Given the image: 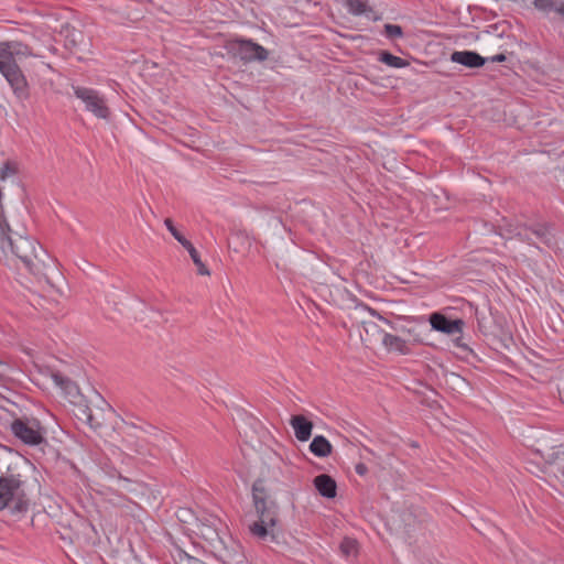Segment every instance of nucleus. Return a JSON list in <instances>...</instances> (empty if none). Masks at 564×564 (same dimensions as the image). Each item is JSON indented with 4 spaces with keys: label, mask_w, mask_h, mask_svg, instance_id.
Segmentation results:
<instances>
[{
    "label": "nucleus",
    "mask_w": 564,
    "mask_h": 564,
    "mask_svg": "<svg viewBox=\"0 0 564 564\" xmlns=\"http://www.w3.org/2000/svg\"><path fill=\"white\" fill-rule=\"evenodd\" d=\"M12 434L30 446H36L45 442V429L35 417H18L11 422Z\"/></svg>",
    "instance_id": "obj_4"
},
{
    "label": "nucleus",
    "mask_w": 564,
    "mask_h": 564,
    "mask_svg": "<svg viewBox=\"0 0 564 564\" xmlns=\"http://www.w3.org/2000/svg\"><path fill=\"white\" fill-rule=\"evenodd\" d=\"M384 34L389 37V39H395V37H400L403 35V30L400 25L398 24H386L384 25Z\"/></svg>",
    "instance_id": "obj_25"
},
{
    "label": "nucleus",
    "mask_w": 564,
    "mask_h": 564,
    "mask_svg": "<svg viewBox=\"0 0 564 564\" xmlns=\"http://www.w3.org/2000/svg\"><path fill=\"white\" fill-rule=\"evenodd\" d=\"M69 43H70L72 46H75L76 45V40L72 39V40H69Z\"/></svg>",
    "instance_id": "obj_36"
},
{
    "label": "nucleus",
    "mask_w": 564,
    "mask_h": 564,
    "mask_svg": "<svg viewBox=\"0 0 564 564\" xmlns=\"http://www.w3.org/2000/svg\"><path fill=\"white\" fill-rule=\"evenodd\" d=\"M557 391H558L561 401L564 403V375L561 376V378L558 379Z\"/></svg>",
    "instance_id": "obj_29"
},
{
    "label": "nucleus",
    "mask_w": 564,
    "mask_h": 564,
    "mask_svg": "<svg viewBox=\"0 0 564 564\" xmlns=\"http://www.w3.org/2000/svg\"><path fill=\"white\" fill-rule=\"evenodd\" d=\"M0 250L4 256L14 254L25 269L36 278H46L54 260L47 251L33 238L11 235V229L3 214L0 213Z\"/></svg>",
    "instance_id": "obj_1"
},
{
    "label": "nucleus",
    "mask_w": 564,
    "mask_h": 564,
    "mask_svg": "<svg viewBox=\"0 0 564 564\" xmlns=\"http://www.w3.org/2000/svg\"><path fill=\"white\" fill-rule=\"evenodd\" d=\"M339 550L346 558L356 557L358 554V542L352 538H344Z\"/></svg>",
    "instance_id": "obj_23"
},
{
    "label": "nucleus",
    "mask_w": 564,
    "mask_h": 564,
    "mask_svg": "<svg viewBox=\"0 0 564 564\" xmlns=\"http://www.w3.org/2000/svg\"><path fill=\"white\" fill-rule=\"evenodd\" d=\"M252 500L259 520L250 524V533L260 541L278 542V505L271 499L262 479L252 485Z\"/></svg>",
    "instance_id": "obj_3"
},
{
    "label": "nucleus",
    "mask_w": 564,
    "mask_h": 564,
    "mask_svg": "<svg viewBox=\"0 0 564 564\" xmlns=\"http://www.w3.org/2000/svg\"><path fill=\"white\" fill-rule=\"evenodd\" d=\"M411 517H412V513H411V512H404V513H403V519H404V520H408V519H410Z\"/></svg>",
    "instance_id": "obj_35"
},
{
    "label": "nucleus",
    "mask_w": 564,
    "mask_h": 564,
    "mask_svg": "<svg viewBox=\"0 0 564 564\" xmlns=\"http://www.w3.org/2000/svg\"><path fill=\"white\" fill-rule=\"evenodd\" d=\"M290 424L294 430L295 437L300 442H306L311 438L314 425L304 415H293L290 420Z\"/></svg>",
    "instance_id": "obj_14"
},
{
    "label": "nucleus",
    "mask_w": 564,
    "mask_h": 564,
    "mask_svg": "<svg viewBox=\"0 0 564 564\" xmlns=\"http://www.w3.org/2000/svg\"><path fill=\"white\" fill-rule=\"evenodd\" d=\"M364 312H367L370 315V318L361 321L362 332H360L361 340L365 343L367 347L372 346L377 343H381L383 337L387 335V332L383 328V325H387L394 329L391 322L387 318L382 317L375 310L364 306L361 308Z\"/></svg>",
    "instance_id": "obj_5"
},
{
    "label": "nucleus",
    "mask_w": 564,
    "mask_h": 564,
    "mask_svg": "<svg viewBox=\"0 0 564 564\" xmlns=\"http://www.w3.org/2000/svg\"><path fill=\"white\" fill-rule=\"evenodd\" d=\"M52 379L55 382L56 386L61 387L62 389H67L72 384V380L61 372H53Z\"/></svg>",
    "instance_id": "obj_26"
},
{
    "label": "nucleus",
    "mask_w": 564,
    "mask_h": 564,
    "mask_svg": "<svg viewBox=\"0 0 564 564\" xmlns=\"http://www.w3.org/2000/svg\"><path fill=\"white\" fill-rule=\"evenodd\" d=\"M528 235L531 237V240L528 242L531 243H541L550 249L557 248V241L555 238V230L550 224L536 223L531 226H527Z\"/></svg>",
    "instance_id": "obj_8"
},
{
    "label": "nucleus",
    "mask_w": 564,
    "mask_h": 564,
    "mask_svg": "<svg viewBox=\"0 0 564 564\" xmlns=\"http://www.w3.org/2000/svg\"><path fill=\"white\" fill-rule=\"evenodd\" d=\"M381 63L390 66V67H394V68H403V67H406L409 65V62L401 58V57H398V56H394L393 54H391L390 52L388 51H381L379 53V58H378Z\"/></svg>",
    "instance_id": "obj_21"
},
{
    "label": "nucleus",
    "mask_w": 564,
    "mask_h": 564,
    "mask_svg": "<svg viewBox=\"0 0 564 564\" xmlns=\"http://www.w3.org/2000/svg\"><path fill=\"white\" fill-rule=\"evenodd\" d=\"M119 480L123 482V486H122V487H123L124 489L130 490V489L128 488V485H130V482H131V481H130L128 478L120 477V478H119Z\"/></svg>",
    "instance_id": "obj_32"
},
{
    "label": "nucleus",
    "mask_w": 564,
    "mask_h": 564,
    "mask_svg": "<svg viewBox=\"0 0 564 564\" xmlns=\"http://www.w3.org/2000/svg\"><path fill=\"white\" fill-rule=\"evenodd\" d=\"M33 485L30 477L9 466L0 476V511L8 509L14 517H23L30 509Z\"/></svg>",
    "instance_id": "obj_2"
},
{
    "label": "nucleus",
    "mask_w": 564,
    "mask_h": 564,
    "mask_svg": "<svg viewBox=\"0 0 564 564\" xmlns=\"http://www.w3.org/2000/svg\"><path fill=\"white\" fill-rule=\"evenodd\" d=\"M310 451L317 457H327L332 454L333 446L323 435H316L311 444Z\"/></svg>",
    "instance_id": "obj_17"
},
{
    "label": "nucleus",
    "mask_w": 564,
    "mask_h": 564,
    "mask_svg": "<svg viewBox=\"0 0 564 564\" xmlns=\"http://www.w3.org/2000/svg\"><path fill=\"white\" fill-rule=\"evenodd\" d=\"M7 44H8V47L11 50L12 52V55H13V58L17 59V57H28V56H33V51L32 48L20 42V41H6Z\"/></svg>",
    "instance_id": "obj_22"
},
{
    "label": "nucleus",
    "mask_w": 564,
    "mask_h": 564,
    "mask_svg": "<svg viewBox=\"0 0 564 564\" xmlns=\"http://www.w3.org/2000/svg\"><path fill=\"white\" fill-rule=\"evenodd\" d=\"M451 61L469 68H478L486 63V58L474 51H455L451 55Z\"/></svg>",
    "instance_id": "obj_13"
},
{
    "label": "nucleus",
    "mask_w": 564,
    "mask_h": 564,
    "mask_svg": "<svg viewBox=\"0 0 564 564\" xmlns=\"http://www.w3.org/2000/svg\"><path fill=\"white\" fill-rule=\"evenodd\" d=\"M78 419L84 421L93 430H97L101 426V422L94 416L91 409L88 406L79 409Z\"/></svg>",
    "instance_id": "obj_24"
},
{
    "label": "nucleus",
    "mask_w": 564,
    "mask_h": 564,
    "mask_svg": "<svg viewBox=\"0 0 564 564\" xmlns=\"http://www.w3.org/2000/svg\"><path fill=\"white\" fill-rule=\"evenodd\" d=\"M17 66H19L17 59L13 58L7 42H0V73L4 74Z\"/></svg>",
    "instance_id": "obj_19"
},
{
    "label": "nucleus",
    "mask_w": 564,
    "mask_h": 564,
    "mask_svg": "<svg viewBox=\"0 0 564 564\" xmlns=\"http://www.w3.org/2000/svg\"><path fill=\"white\" fill-rule=\"evenodd\" d=\"M141 430L137 426H130L129 431L126 433L122 438L123 447L133 454H143L144 451V442L140 440L139 434Z\"/></svg>",
    "instance_id": "obj_16"
},
{
    "label": "nucleus",
    "mask_w": 564,
    "mask_h": 564,
    "mask_svg": "<svg viewBox=\"0 0 564 564\" xmlns=\"http://www.w3.org/2000/svg\"><path fill=\"white\" fill-rule=\"evenodd\" d=\"M355 470L358 475L360 476H365L367 473H368V467L366 466V464L364 463H358L356 466H355Z\"/></svg>",
    "instance_id": "obj_30"
},
{
    "label": "nucleus",
    "mask_w": 564,
    "mask_h": 564,
    "mask_svg": "<svg viewBox=\"0 0 564 564\" xmlns=\"http://www.w3.org/2000/svg\"><path fill=\"white\" fill-rule=\"evenodd\" d=\"M506 58H507V57H506V55H505V54H497V55L492 56V57L490 58V61H491V62H494V63H501V62H505V61H506Z\"/></svg>",
    "instance_id": "obj_31"
},
{
    "label": "nucleus",
    "mask_w": 564,
    "mask_h": 564,
    "mask_svg": "<svg viewBox=\"0 0 564 564\" xmlns=\"http://www.w3.org/2000/svg\"><path fill=\"white\" fill-rule=\"evenodd\" d=\"M429 321L434 330L447 335L460 334L465 325L463 319H449L442 313L431 314Z\"/></svg>",
    "instance_id": "obj_11"
},
{
    "label": "nucleus",
    "mask_w": 564,
    "mask_h": 564,
    "mask_svg": "<svg viewBox=\"0 0 564 564\" xmlns=\"http://www.w3.org/2000/svg\"><path fill=\"white\" fill-rule=\"evenodd\" d=\"M455 343H456V345H457L458 347H460V348H463V349H465V350H468V347H467L465 344H463V343H462V338H457V339L455 340Z\"/></svg>",
    "instance_id": "obj_33"
},
{
    "label": "nucleus",
    "mask_w": 564,
    "mask_h": 564,
    "mask_svg": "<svg viewBox=\"0 0 564 564\" xmlns=\"http://www.w3.org/2000/svg\"><path fill=\"white\" fill-rule=\"evenodd\" d=\"M533 7L543 14H558L564 0H533Z\"/></svg>",
    "instance_id": "obj_20"
},
{
    "label": "nucleus",
    "mask_w": 564,
    "mask_h": 564,
    "mask_svg": "<svg viewBox=\"0 0 564 564\" xmlns=\"http://www.w3.org/2000/svg\"><path fill=\"white\" fill-rule=\"evenodd\" d=\"M2 76L7 79L13 95L19 101L23 102L29 100L30 86L20 66L6 72Z\"/></svg>",
    "instance_id": "obj_9"
},
{
    "label": "nucleus",
    "mask_w": 564,
    "mask_h": 564,
    "mask_svg": "<svg viewBox=\"0 0 564 564\" xmlns=\"http://www.w3.org/2000/svg\"><path fill=\"white\" fill-rule=\"evenodd\" d=\"M75 96L80 99L86 110L94 113L99 119H109L110 109L107 101L97 90L87 87H74Z\"/></svg>",
    "instance_id": "obj_7"
},
{
    "label": "nucleus",
    "mask_w": 564,
    "mask_h": 564,
    "mask_svg": "<svg viewBox=\"0 0 564 564\" xmlns=\"http://www.w3.org/2000/svg\"><path fill=\"white\" fill-rule=\"evenodd\" d=\"M164 225L166 226L167 230L172 234V236L188 251L193 262L197 267V273L200 275H209L210 272L207 269V267L200 260L198 251L195 249L193 243L187 240L174 226L172 219L166 218L164 220Z\"/></svg>",
    "instance_id": "obj_10"
},
{
    "label": "nucleus",
    "mask_w": 564,
    "mask_h": 564,
    "mask_svg": "<svg viewBox=\"0 0 564 564\" xmlns=\"http://www.w3.org/2000/svg\"><path fill=\"white\" fill-rule=\"evenodd\" d=\"M275 268L279 269V270H282V271H288L285 265H282L281 263L276 262L275 263Z\"/></svg>",
    "instance_id": "obj_34"
},
{
    "label": "nucleus",
    "mask_w": 564,
    "mask_h": 564,
    "mask_svg": "<svg viewBox=\"0 0 564 564\" xmlns=\"http://www.w3.org/2000/svg\"><path fill=\"white\" fill-rule=\"evenodd\" d=\"M350 11L355 14H361L366 10V4L360 0H348Z\"/></svg>",
    "instance_id": "obj_27"
},
{
    "label": "nucleus",
    "mask_w": 564,
    "mask_h": 564,
    "mask_svg": "<svg viewBox=\"0 0 564 564\" xmlns=\"http://www.w3.org/2000/svg\"><path fill=\"white\" fill-rule=\"evenodd\" d=\"M497 227L501 237H518L522 241L531 240V237L528 235L525 224H520L519 221H513L512 219L502 217Z\"/></svg>",
    "instance_id": "obj_12"
},
{
    "label": "nucleus",
    "mask_w": 564,
    "mask_h": 564,
    "mask_svg": "<svg viewBox=\"0 0 564 564\" xmlns=\"http://www.w3.org/2000/svg\"><path fill=\"white\" fill-rule=\"evenodd\" d=\"M313 484L321 496L328 499L336 497L337 484L329 475L321 474L316 476Z\"/></svg>",
    "instance_id": "obj_15"
},
{
    "label": "nucleus",
    "mask_w": 564,
    "mask_h": 564,
    "mask_svg": "<svg viewBox=\"0 0 564 564\" xmlns=\"http://www.w3.org/2000/svg\"><path fill=\"white\" fill-rule=\"evenodd\" d=\"M381 344L389 350V351H398L402 355H408L410 352L409 347L406 346V341L395 335L387 333V335L383 337Z\"/></svg>",
    "instance_id": "obj_18"
},
{
    "label": "nucleus",
    "mask_w": 564,
    "mask_h": 564,
    "mask_svg": "<svg viewBox=\"0 0 564 564\" xmlns=\"http://www.w3.org/2000/svg\"><path fill=\"white\" fill-rule=\"evenodd\" d=\"M15 173L14 167L8 162L0 169V178L4 180Z\"/></svg>",
    "instance_id": "obj_28"
},
{
    "label": "nucleus",
    "mask_w": 564,
    "mask_h": 564,
    "mask_svg": "<svg viewBox=\"0 0 564 564\" xmlns=\"http://www.w3.org/2000/svg\"><path fill=\"white\" fill-rule=\"evenodd\" d=\"M226 48L229 54L239 57L243 63L264 62L269 57L267 48L249 39H234L227 43Z\"/></svg>",
    "instance_id": "obj_6"
}]
</instances>
